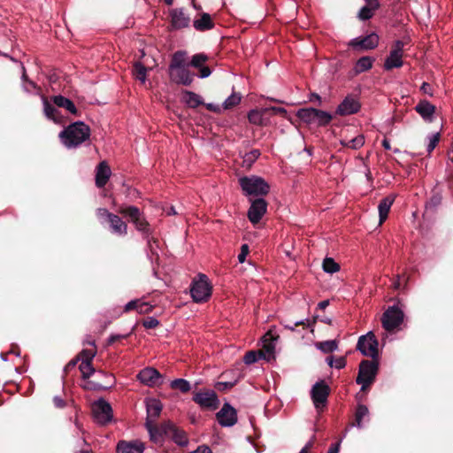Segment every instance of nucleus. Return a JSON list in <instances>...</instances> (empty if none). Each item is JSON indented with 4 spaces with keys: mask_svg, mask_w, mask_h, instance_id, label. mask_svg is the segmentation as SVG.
<instances>
[{
    "mask_svg": "<svg viewBox=\"0 0 453 453\" xmlns=\"http://www.w3.org/2000/svg\"><path fill=\"white\" fill-rule=\"evenodd\" d=\"M59 139L67 149H76L90 137V127L82 121L70 124L59 133Z\"/></svg>",
    "mask_w": 453,
    "mask_h": 453,
    "instance_id": "1",
    "label": "nucleus"
},
{
    "mask_svg": "<svg viewBox=\"0 0 453 453\" xmlns=\"http://www.w3.org/2000/svg\"><path fill=\"white\" fill-rule=\"evenodd\" d=\"M190 295L196 303H203L210 298L211 296V285L206 275L199 274L197 279L192 281Z\"/></svg>",
    "mask_w": 453,
    "mask_h": 453,
    "instance_id": "2",
    "label": "nucleus"
},
{
    "mask_svg": "<svg viewBox=\"0 0 453 453\" xmlns=\"http://www.w3.org/2000/svg\"><path fill=\"white\" fill-rule=\"evenodd\" d=\"M378 363L372 360H363L359 365L356 382L361 385V390H365L375 380Z\"/></svg>",
    "mask_w": 453,
    "mask_h": 453,
    "instance_id": "3",
    "label": "nucleus"
},
{
    "mask_svg": "<svg viewBox=\"0 0 453 453\" xmlns=\"http://www.w3.org/2000/svg\"><path fill=\"white\" fill-rule=\"evenodd\" d=\"M242 189L246 195H266L269 192V185L261 177L249 176L239 180Z\"/></svg>",
    "mask_w": 453,
    "mask_h": 453,
    "instance_id": "4",
    "label": "nucleus"
},
{
    "mask_svg": "<svg viewBox=\"0 0 453 453\" xmlns=\"http://www.w3.org/2000/svg\"><path fill=\"white\" fill-rule=\"evenodd\" d=\"M357 349L365 357L376 358L378 356V341L374 334L370 331L359 337Z\"/></svg>",
    "mask_w": 453,
    "mask_h": 453,
    "instance_id": "5",
    "label": "nucleus"
},
{
    "mask_svg": "<svg viewBox=\"0 0 453 453\" xmlns=\"http://www.w3.org/2000/svg\"><path fill=\"white\" fill-rule=\"evenodd\" d=\"M92 413L95 420L100 425H105L112 419L111 406L102 398L92 404Z\"/></svg>",
    "mask_w": 453,
    "mask_h": 453,
    "instance_id": "6",
    "label": "nucleus"
},
{
    "mask_svg": "<svg viewBox=\"0 0 453 453\" xmlns=\"http://www.w3.org/2000/svg\"><path fill=\"white\" fill-rule=\"evenodd\" d=\"M404 42L397 40L395 42L389 55L385 59L384 69L390 71L394 68H400L403 65V55Z\"/></svg>",
    "mask_w": 453,
    "mask_h": 453,
    "instance_id": "7",
    "label": "nucleus"
},
{
    "mask_svg": "<svg viewBox=\"0 0 453 453\" xmlns=\"http://www.w3.org/2000/svg\"><path fill=\"white\" fill-rule=\"evenodd\" d=\"M403 321V312L396 306L389 307L382 315V326L387 331H393Z\"/></svg>",
    "mask_w": 453,
    "mask_h": 453,
    "instance_id": "8",
    "label": "nucleus"
},
{
    "mask_svg": "<svg viewBox=\"0 0 453 453\" xmlns=\"http://www.w3.org/2000/svg\"><path fill=\"white\" fill-rule=\"evenodd\" d=\"M193 401L200 407L210 410H216L219 404V400L213 390L196 393L193 396Z\"/></svg>",
    "mask_w": 453,
    "mask_h": 453,
    "instance_id": "9",
    "label": "nucleus"
},
{
    "mask_svg": "<svg viewBox=\"0 0 453 453\" xmlns=\"http://www.w3.org/2000/svg\"><path fill=\"white\" fill-rule=\"evenodd\" d=\"M329 392V387L323 380L317 382L312 387L311 398L317 410L325 407Z\"/></svg>",
    "mask_w": 453,
    "mask_h": 453,
    "instance_id": "10",
    "label": "nucleus"
},
{
    "mask_svg": "<svg viewBox=\"0 0 453 453\" xmlns=\"http://www.w3.org/2000/svg\"><path fill=\"white\" fill-rule=\"evenodd\" d=\"M170 80L177 84L188 86L193 81L194 74L186 66L169 68Z\"/></svg>",
    "mask_w": 453,
    "mask_h": 453,
    "instance_id": "11",
    "label": "nucleus"
},
{
    "mask_svg": "<svg viewBox=\"0 0 453 453\" xmlns=\"http://www.w3.org/2000/svg\"><path fill=\"white\" fill-rule=\"evenodd\" d=\"M379 36L372 33L365 37H356L352 39L349 45L355 50H372L378 46Z\"/></svg>",
    "mask_w": 453,
    "mask_h": 453,
    "instance_id": "12",
    "label": "nucleus"
},
{
    "mask_svg": "<svg viewBox=\"0 0 453 453\" xmlns=\"http://www.w3.org/2000/svg\"><path fill=\"white\" fill-rule=\"evenodd\" d=\"M217 419L222 426H232L237 422V413L234 407L226 403L217 413Z\"/></svg>",
    "mask_w": 453,
    "mask_h": 453,
    "instance_id": "13",
    "label": "nucleus"
},
{
    "mask_svg": "<svg viewBox=\"0 0 453 453\" xmlns=\"http://www.w3.org/2000/svg\"><path fill=\"white\" fill-rule=\"evenodd\" d=\"M267 203L265 199L258 198L251 203L248 211V218L252 224H257L260 221L264 214L266 212Z\"/></svg>",
    "mask_w": 453,
    "mask_h": 453,
    "instance_id": "14",
    "label": "nucleus"
},
{
    "mask_svg": "<svg viewBox=\"0 0 453 453\" xmlns=\"http://www.w3.org/2000/svg\"><path fill=\"white\" fill-rule=\"evenodd\" d=\"M171 25L174 29L186 28L190 24L189 15L183 8H175L170 11Z\"/></svg>",
    "mask_w": 453,
    "mask_h": 453,
    "instance_id": "15",
    "label": "nucleus"
},
{
    "mask_svg": "<svg viewBox=\"0 0 453 453\" xmlns=\"http://www.w3.org/2000/svg\"><path fill=\"white\" fill-rule=\"evenodd\" d=\"M360 106V103L356 97L348 96L338 105L335 112L341 116L350 115L357 113L359 111Z\"/></svg>",
    "mask_w": 453,
    "mask_h": 453,
    "instance_id": "16",
    "label": "nucleus"
},
{
    "mask_svg": "<svg viewBox=\"0 0 453 453\" xmlns=\"http://www.w3.org/2000/svg\"><path fill=\"white\" fill-rule=\"evenodd\" d=\"M161 374L159 372L152 367H146L142 369L137 375V379L144 385L152 387L159 382Z\"/></svg>",
    "mask_w": 453,
    "mask_h": 453,
    "instance_id": "17",
    "label": "nucleus"
},
{
    "mask_svg": "<svg viewBox=\"0 0 453 453\" xmlns=\"http://www.w3.org/2000/svg\"><path fill=\"white\" fill-rule=\"evenodd\" d=\"M144 444L138 441H119L117 444V453H143Z\"/></svg>",
    "mask_w": 453,
    "mask_h": 453,
    "instance_id": "18",
    "label": "nucleus"
},
{
    "mask_svg": "<svg viewBox=\"0 0 453 453\" xmlns=\"http://www.w3.org/2000/svg\"><path fill=\"white\" fill-rule=\"evenodd\" d=\"M164 432L165 435L170 436L175 443L180 446H186L188 442L184 431L176 428L172 423L164 424Z\"/></svg>",
    "mask_w": 453,
    "mask_h": 453,
    "instance_id": "19",
    "label": "nucleus"
},
{
    "mask_svg": "<svg viewBox=\"0 0 453 453\" xmlns=\"http://www.w3.org/2000/svg\"><path fill=\"white\" fill-rule=\"evenodd\" d=\"M414 109L420 115L424 121L428 123L434 121L436 108L427 100L419 101Z\"/></svg>",
    "mask_w": 453,
    "mask_h": 453,
    "instance_id": "20",
    "label": "nucleus"
},
{
    "mask_svg": "<svg viewBox=\"0 0 453 453\" xmlns=\"http://www.w3.org/2000/svg\"><path fill=\"white\" fill-rule=\"evenodd\" d=\"M268 108L254 109L249 111V121L257 126H267L270 122Z\"/></svg>",
    "mask_w": 453,
    "mask_h": 453,
    "instance_id": "21",
    "label": "nucleus"
},
{
    "mask_svg": "<svg viewBox=\"0 0 453 453\" xmlns=\"http://www.w3.org/2000/svg\"><path fill=\"white\" fill-rule=\"evenodd\" d=\"M163 405L161 402L155 398H150L146 401L147 409V421L153 423L157 418L159 417L162 411Z\"/></svg>",
    "mask_w": 453,
    "mask_h": 453,
    "instance_id": "22",
    "label": "nucleus"
},
{
    "mask_svg": "<svg viewBox=\"0 0 453 453\" xmlns=\"http://www.w3.org/2000/svg\"><path fill=\"white\" fill-rule=\"evenodd\" d=\"M111 174V168L107 165L105 161L101 162L97 167L96 172V185L98 188H103L105 186L107 181L109 180Z\"/></svg>",
    "mask_w": 453,
    "mask_h": 453,
    "instance_id": "23",
    "label": "nucleus"
},
{
    "mask_svg": "<svg viewBox=\"0 0 453 453\" xmlns=\"http://www.w3.org/2000/svg\"><path fill=\"white\" fill-rule=\"evenodd\" d=\"M110 228L112 234L125 236L127 234V225L118 215H110Z\"/></svg>",
    "mask_w": 453,
    "mask_h": 453,
    "instance_id": "24",
    "label": "nucleus"
},
{
    "mask_svg": "<svg viewBox=\"0 0 453 453\" xmlns=\"http://www.w3.org/2000/svg\"><path fill=\"white\" fill-rule=\"evenodd\" d=\"M395 201V196H388L383 198L378 206L379 211V225H382L383 222L387 219L390 208Z\"/></svg>",
    "mask_w": 453,
    "mask_h": 453,
    "instance_id": "25",
    "label": "nucleus"
},
{
    "mask_svg": "<svg viewBox=\"0 0 453 453\" xmlns=\"http://www.w3.org/2000/svg\"><path fill=\"white\" fill-rule=\"evenodd\" d=\"M97 375L104 377L106 380L105 384H102L98 381H88L87 385L88 388L92 390L106 389L114 384V378L111 374L106 373L103 371H98Z\"/></svg>",
    "mask_w": 453,
    "mask_h": 453,
    "instance_id": "26",
    "label": "nucleus"
},
{
    "mask_svg": "<svg viewBox=\"0 0 453 453\" xmlns=\"http://www.w3.org/2000/svg\"><path fill=\"white\" fill-rule=\"evenodd\" d=\"M43 111L47 119L54 121L55 123L62 122V116L60 111L53 105H51L46 97L42 96Z\"/></svg>",
    "mask_w": 453,
    "mask_h": 453,
    "instance_id": "27",
    "label": "nucleus"
},
{
    "mask_svg": "<svg viewBox=\"0 0 453 453\" xmlns=\"http://www.w3.org/2000/svg\"><path fill=\"white\" fill-rule=\"evenodd\" d=\"M193 25L198 31L210 30L214 27V23L208 13H203L200 19L194 20Z\"/></svg>",
    "mask_w": 453,
    "mask_h": 453,
    "instance_id": "28",
    "label": "nucleus"
},
{
    "mask_svg": "<svg viewBox=\"0 0 453 453\" xmlns=\"http://www.w3.org/2000/svg\"><path fill=\"white\" fill-rule=\"evenodd\" d=\"M52 100L57 106L65 108L72 114L77 113V108L70 99L63 96H55Z\"/></svg>",
    "mask_w": 453,
    "mask_h": 453,
    "instance_id": "29",
    "label": "nucleus"
},
{
    "mask_svg": "<svg viewBox=\"0 0 453 453\" xmlns=\"http://www.w3.org/2000/svg\"><path fill=\"white\" fill-rule=\"evenodd\" d=\"M146 426L151 441L157 443L163 441V436L165 434L164 432V424L160 427H157L152 423L146 422Z\"/></svg>",
    "mask_w": 453,
    "mask_h": 453,
    "instance_id": "30",
    "label": "nucleus"
},
{
    "mask_svg": "<svg viewBox=\"0 0 453 453\" xmlns=\"http://www.w3.org/2000/svg\"><path fill=\"white\" fill-rule=\"evenodd\" d=\"M373 61L374 59L371 57L360 58L354 66V73L356 74H359L361 73L370 70L372 67Z\"/></svg>",
    "mask_w": 453,
    "mask_h": 453,
    "instance_id": "31",
    "label": "nucleus"
},
{
    "mask_svg": "<svg viewBox=\"0 0 453 453\" xmlns=\"http://www.w3.org/2000/svg\"><path fill=\"white\" fill-rule=\"evenodd\" d=\"M315 108H302L296 112V116L304 123L308 125H313L315 119Z\"/></svg>",
    "mask_w": 453,
    "mask_h": 453,
    "instance_id": "32",
    "label": "nucleus"
},
{
    "mask_svg": "<svg viewBox=\"0 0 453 453\" xmlns=\"http://www.w3.org/2000/svg\"><path fill=\"white\" fill-rule=\"evenodd\" d=\"M118 212L125 217H127L132 223L134 222L140 216H142L140 210L135 206L122 205L118 210Z\"/></svg>",
    "mask_w": 453,
    "mask_h": 453,
    "instance_id": "33",
    "label": "nucleus"
},
{
    "mask_svg": "<svg viewBox=\"0 0 453 453\" xmlns=\"http://www.w3.org/2000/svg\"><path fill=\"white\" fill-rule=\"evenodd\" d=\"M315 347L317 349L320 350L323 353H331L337 349L338 342L336 340H329L324 342H319L315 343Z\"/></svg>",
    "mask_w": 453,
    "mask_h": 453,
    "instance_id": "34",
    "label": "nucleus"
},
{
    "mask_svg": "<svg viewBox=\"0 0 453 453\" xmlns=\"http://www.w3.org/2000/svg\"><path fill=\"white\" fill-rule=\"evenodd\" d=\"M332 119L333 116L329 112L316 109L313 125L320 127L326 126L330 123Z\"/></svg>",
    "mask_w": 453,
    "mask_h": 453,
    "instance_id": "35",
    "label": "nucleus"
},
{
    "mask_svg": "<svg viewBox=\"0 0 453 453\" xmlns=\"http://www.w3.org/2000/svg\"><path fill=\"white\" fill-rule=\"evenodd\" d=\"M183 100L191 108H196L203 104L201 96L191 91L184 93Z\"/></svg>",
    "mask_w": 453,
    "mask_h": 453,
    "instance_id": "36",
    "label": "nucleus"
},
{
    "mask_svg": "<svg viewBox=\"0 0 453 453\" xmlns=\"http://www.w3.org/2000/svg\"><path fill=\"white\" fill-rule=\"evenodd\" d=\"M341 144L352 150H357L365 144V137L360 134L352 139H342Z\"/></svg>",
    "mask_w": 453,
    "mask_h": 453,
    "instance_id": "37",
    "label": "nucleus"
},
{
    "mask_svg": "<svg viewBox=\"0 0 453 453\" xmlns=\"http://www.w3.org/2000/svg\"><path fill=\"white\" fill-rule=\"evenodd\" d=\"M147 68L141 63L135 62L133 68V75L141 83H145L147 80Z\"/></svg>",
    "mask_w": 453,
    "mask_h": 453,
    "instance_id": "38",
    "label": "nucleus"
},
{
    "mask_svg": "<svg viewBox=\"0 0 453 453\" xmlns=\"http://www.w3.org/2000/svg\"><path fill=\"white\" fill-rule=\"evenodd\" d=\"M322 268L325 273L332 274L339 272L340 265L332 257H326L323 260Z\"/></svg>",
    "mask_w": 453,
    "mask_h": 453,
    "instance_id": "39",
    "label": "nucleus"
},
{
    "mask_svg": "<svg viewBox=\"0 0 453 453\" xmlns=\"http://www.w3.org/2000/svg\"><path fill=\"white\" fill-rule=\"evenodd\" d=\"M186 65V52L177 51L173 54L169 68H175L185 66Z\"/></svg>",
    "mask_w": 453,
    "mask_h": 453,
    "instance_id": "40",
    "label": "nucleus"
},
{
    "mask_svg": "<svg viewBox=\"0 0 453 453\" xmlns=\"http://www.w3.org/2000/svg\"><path fill=\"white\" fill-rule=\"evenodd\" d=\"M170 386L173 389H178L181 393H187L190 390V383L184 379H175L171 381Z\"/></svg>",
    "mask_w": 453,
    "mask_h": 453,
    "instance_id": "41",
    "label": "nucleus"
},
{
    "mask_svg": "<svg viewBox=\"0 0 453 453\" xmlns=\"http://www.w3.org/2000/svg\"><path fill=\"white\" fill-rule=\"evenodd\" d=\"M133 224L135 226L136 229L147 235L150 234V228L148 221L145 219V218L142 215L140 216Z\"/></svg>",
    "mask_w": 453,
    "mask_h": 453,
    "instance_id": "42",
    "label": "nucleus"
},
{
    "mask_svg": "<svg viewBox=\"0 0 453 453\" xmlns=\"http://www.w3.org/2000/svg\"><path fill=\"white\" fill-rule=\"evenodd\" d=\"M262 357H265V355L263 353V351L251 350V351H248L245 354V356L243 357V362L246 365H252V364L256 363L259 358H262Z\"/></svg>",
    "mask_w": 453,
    "mask_h": 453,
    "instance_id": "43",
    "label": "nucleus"
},
{
    "mask_svg": "<svg viewBox=\"0 0 453 453\" xmlns=\"http://www.w3.org/2000/svg\"><path fill=\"white\" fill-rule=\"evenodd\" d=\"M369 414V410L365 405L360 404L357 406L356 411V426L359 428L363 426L362 420L364 418L367 417Z\"/></svg>",
    "mask_w": 453,
    "mask_h": 453,
    "instance_id": "44",
    "label": "nucleus"
},
{
    "mask_svg": "<svg viewBox=\"0 0 453 453\" xmlns=\"http://www.w3.org/2000/svg\"><path fill=\"white\" fill-rule=\"evenodd\" d=\"M260 152L258 150H253L246 153L243 157V165L250 167L252 164L259 157Z\"/></svg>",
    "mask_w": 453,
    "mask_h": 453,
    "instance_id": "45",
    "label": "nucleus"
},
{
    "mask_svg": "<svg viewBox=\"0 0 453 453\" xmlns=\"http://www.w3.org/2000/svg\"><path fill=\"white\" fill-rule=\"evenodd\" d=\"M241 95L237 93H233L230 95L223 103V108L227 110L232 107L237 105L241 102Z\"/></svg>",
    "mask_w": 453,
    "mask_h": 453,
    "instance_id": "46",
    "label": "nucleus"
},
{
    "mask_svg": "<svg viewBox=\"0 0 453 453\" xmlns=\"http://www.w3.org/2000/svg\"><path fill=\"white\" fill-rule=\"evenodd\" d=\"M80 371L82 374L83 379L89 378L92 374L96 372L95 369L92 366L91 362H83L81 361L80 365Z\"/></svg>",
    "mask_w": 453,
    "mask_h": 453,
    "instance_id": "47",
    "label": "nucleus"
},
{
    "mask_svg": "<svg viewBox=\"0 0 453 453\" xmlns=\"http://www.w3.org/2000/svg\"><path fill=\"white\" fill-rule=\"evenodd\" d=\"M376 7H371L369 5L364 6L360 9L358 12V18L362 20H367L371 19L373 15V12L376 10Z\"/></svg>",
    "mask_w": 453,
    "mask_h": 453,
    "instance_id": "48",
    "label": "nucleus"
},
{
    "mask_svg": "<svg viewBox=\"0 0 453 453\" xmlns=\"http://www.w3.org/2000/svg\"><path fill=\"white\" fill-rule=\"evenodd\" d=\"M96 354V350L95 348H93V349H83L81 352L79 357L83 362H92V360L95 357Z\"/></svg>",
    "mask_w": 453,
    "mask_h": 453,
    "instance_id": "49",
    "label": "nucleus"
},
{
    "mask_svg": "<svg viewBox=\"0 0 453 453\" xmlns=\"http://www.w3.org/2000/svg\"><path fill=\"white\" fill-rule=\"evenodd\" d=\"M22 69H23V73H22V80H23L22 87H23V89L26 92H27V93H31L35 89H36L37 87H36L35 82L27 80V75H26V72H25L24 66H22Z\"/></svg>",
    "mask_w": 453,
    "mask_h": 453,
    "instance_id": "50",
    "label": "nucleus"
},
{
    "mask_svg": "<svg viewBox=\"0 0 453 453\" xmlns=\"http://www.w3.org/2000/svg\"><path fill=\"white\" fill-rule=\"evenodd\" d=\"M427 139H428V144H427L426 150H427L428 153H431L439 142L440 133L437 132V133L432 134L427 137Z\"/></svg>",
    "mask_w": 453,
    "mask_h": 453,
    "instance_id": "51",
    "label": "nucleus"
},
{
    "mask_svg": "<svg viewBox=\"0 0 453 453\" xmlns=\"http://www.w3.org/2000/svg\"><path fill=\"white\" fill-rule=\"evenodd\" d=\"M313 323H314V321L312 323H311L310 319H306L298 320V321L295 322L294 324H286V323L282 322V325L284 326L285 328H287L290 331H294L295 327L297 326L303 325V326H311Z\"/></svg>",
    "mask_w": 453,
    "mask_h": 453,
    "instance_id": "52",
    "label": "nucleus"
},
{
    "mask_svg": "<svg viewBox=\"0 0 453 453\" xmlns=\"http://www.w3.org/2000/svg\"><path fill=\"white\" fill-rule=\"evenodd\" d=\"M207 57L203 54H196L191 60V65L194 67H200L205 61Z\"/></svg>",
    "mask_w": 453,
    "mask_h": 453,
    "instance_id": "53",
    "label": "nucleus"
},
{
    "mask_svg": "<svg viewBox=\"0 0 453 453\" xmlns=\"http://www.w3.org/2000/svg\"><path fill=\"white\" fill-rule=\"evenodd\" d=\"M159 321L154 317H148L142 322V325L147 329H152L158 326Z\"/></svg>",
    "mask_w": 453,
    "mask_h": 453,
    "instance_id": "54",
    "label": "nucleus"
},
{
    "mask_svg": "<svg viewBox=\"0 0 453 453\" xmlns=\"http://www.w3.org/2000/svg\"><path fill=\"white\" fill-rule=\"evenodd\" d=\"M152 309H153V306L151 304H150L149 303L142 302V301L139 300V305H138L137 311L140 314L149 313V312H150L152 311Z\"/></svg>",
    "mask_w": 453,
    "mask_h": 453,
    "instance_id": "55",
    "label": "nucleus"
},
{
    "mask_svg": "<svg viewBox=\"0 0 453 453\" xmlns=\"http://www.w3.org/2000/svg\"><path fill=\"white\" fill-rule=\"evenodd\" d=\"M267 342V340H265L264 349L266 351V354H265V358L269 359L273 355L275 346L273 342Z\"/></svg>",
    "mask_w": 453,
    "mask_h": 453,
    "instance_id": "56",
    "label": "nucleus"
},
{
    "mask_svg": "<svg viewBox=\"0 0 453 453\" xmlns=\"http://www.w3.org/2000/svg\"><path fill=\"white\" fill-rule=\"evenodd\" d=\"M248 254H249V245L242 244L241 247V252L238 255V261L242 264L244 263Z\"/></svg>",
    "mask_w": 453,
    "mask_h": 453,
    "instance_id": "57",
    "label": "nucleus"
},
{
    "mask_svg": "<svg viewBox=\"0 0 453 453\" xmlns=\"http://www.w3.org/2000/svg\"><path fill=\"white\" fill-rule=\"evenodd\" d=\"M138 305H139V300H132L125 305L124 311H129L132 310L137 311Z\"/></svg>",
    "mask_w": 453,
    "mask_h": 453,
    "instance_id": "58",
    "label": "nucleus"
},
{
    "mask_svg": "<svg viewBox=\"0 0 453 453\" xmlns=\"http://www.w3.org/2000/svg\"><path fill=\"white\" fill-rule=\"evenodd\" d=\"M96 215L99 217V218H106L108 219V221L110 220V215H114L113 213H111L109 212L106 209L104 208H99L97 209L96 211Z\"/></svg>",
    "mask_w": 453,
    "mask_h": 453,
    "instance_id": "59",
    "label": "nucleus"
},
{
    "mask_svg": "<svg viewBox=\"0 0 453 453\" xmlns=\"http://www.w3.org/2000/svg\"><path fill=\"white\" fill-rule=\"evenodd\" d=\"M346 365V360L344 357H341L334 359V367L336 369H342Z\"/></svg>",
    "mask_w": 453,
    "mask_h": 453,
    "instance_id": "60",
    "label": "nucleus"
},
{
    "mask_svg": "<svg viewBox=\"0 0 453 453\" xmlns=\"http://www.w3.org/2000/svg\"><path fill=\"white\" fill-rule=\"evenodd\" d=\"M269 113L272 112L273 114H281L285 116L287 114V111L284 108L281 107H268Z\"/></svg>",
    "mask_w": 453,
    "mask_h": 453,
    "instance_id": "61",
    "label": "nucleus"
},
{
    "mask_svg": "<svg viewBox=\"0 0 453 453\" xmlns=\"http://www.w3.org/2000/svg\"><path fill=\"white\" fill-rule=\"evenodd\" d=\"M421 91L424 93V94H426V95H429V96H433V90H432V88L430 86L429 83L427 82H423L421 88H420Z\"/></svg>",
    "mask_w": 453,
    "mask_h": 453,
    "instance_id": "62",
    "label": "nucleus"
},
{
    "mask_svg": "<svg viewBox=\"0 0 453 453\" xmlns=\"http://www.w3.org/2000/svg\"><path fill=\"white\" fill-rule=\"evenodd\" d=\"M53 403L57 408H63L65 405V401L60 396H55L53 398Z\"/></svg>",
    "mask_w": 453,
    "mask_h": 453,
    "instance_id": "63",
    "label": "nucleus"
},
{
    "mask_svg": "<svg viewBox=\"0 0 453 453\" xmlns=\"http://www.w3.org/2000/svg\"><path fill=\"white\" fill-rule=\"evenodd\" d=\"M191 453H212L211 449L208 446H199L196 450Z\"/></svg>",
    "mask_w": 453,
    "mask_h": 453,
    "instance_id": "64",
    "label": "nucleus"
}]
</instances>
